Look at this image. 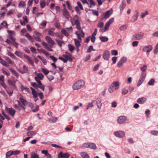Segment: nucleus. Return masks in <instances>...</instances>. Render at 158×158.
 Segmentation results:
<instances>
[{
    "label": "nucleus",
    "mask_w": 158,
    "mask_h": 158,
    "mask_svg": "<svg viewBox=\"0 0 158 158\" xmlns=\"http://www.w3.org/2000/svg\"><path fill=\"white\" fill-rule=\"evenodd\" d=\"M85 85V82L82 80L77 81L72 86V88L74 90H77L83 87Z\"/></svg>",
    "instance_id": "obj_1"
},
{
    "label": "nucleus",
    "mask_w": 158,
    "mask_h": 158,
    "mask_svg": "<svg viewBox=\"0 0 158 158\" xmlns=\"http://www.w3.org/2000/svg\"><path fill=\"white\" fill-rule=\"evenodd\" d=\"M119 87V82L118 81L114 82L109 87L108 91L110 93H112L114 90L118 89Z\"/></svg>",
    "instance_id": "obj_2"
},
{
    "label": "nucleus",
    "mask_w": 158,
    "mask_h": 158,
    "mask_svg": "<svg viewBox=\"0 0 158 158\" xmlns=\"http://www.w3.org/2000/svg\"><path fill=\"white\" fill-rule=\"evenodd\" d=\"M144 36V34L143 32H138L133 35L132 39L133 40H139L142 39Z\"/></svg>",
    "instance_id": "obj_3"
},
{
    "label": "nucleus",
    "mask_w": 158,
    "mask_h": 158,
    "mask_svg": "<svg viewBox=\"0 0 158 158\" xmlns=\"http://www.w3.org/2000/svg\"><path fill=\"white\" fill-rule=\"evenodd\" d=\"M127 60V58L126 57H122L118 62L117 64V67L119 68H122L123 66V64L126 62Z\"/></svg>",
    "instance_id": "obj_4"
},
{
    "label": "nucleus",
    "mask_w": 158,
    "mask_h": 158,
    "mask_svg": "<svg viewBox=\"0 0 158 158\" xmlns=\"http://www.w3.org/2000/svg\"><path fill=\"white\" fill-rule=\"evenodd\" d=\"M46 40L50 45L51 48H52L54 45L55 44V42L52 40V38L48 36H46L45 38Z\"/></svg>",
    "instance_id": "obj_5"
},
{
    "label": "nucleus",
    "mask_w": 158,
    "mask_h": 158,
    "mask_svg": "<svg viewBox=\"0 0 158 158\" xmlns=\"http://www.w3.org/2000/svg\"><path fill=\"white\" fill-rule=\"evenodd\" d=\"M146 76V73H142L141 77L139 80L137 86L139 87L143 83L145 78Z\"/></svg>",
    "instance_id": "obj_6"
},
{
    "label": "nucleus",
    "mask_w": 158,
    "mask_h": 158,
    "mask_svg": "<svg viewBox=\"0 0 158 158\" xmlns=\"http://www.w3.org/2000/svg\"><path fill=\"white\" fill-rule=\"evenodd\" d=\"M35 36H34V37L35 40L38 42H41V38L42 37L41 33L37 31H35Z\"/></svg>",
    "instance_id": "obj_7"
},
{
    "label": "nucleus",
    "mask_w": 158,
    "mask_h": 158,
    "mask_svg": "<svg viewBox=\"0 0 158 158\" xmlns=\"http://www.w3.org/2000/svg\"><path fill=\"white\" fill-rule=\"evenodd\" d=\"M114 135L116 136L119 138H123L125 136L124 132L121 131H119L114 132Z\"/></svg>",
    "instance_id": "obj_8"
},
{
    "label": "nucleus",
    "mask_w": 158,
    "mask_h": 158,
    "mask_svg": "<svg viewBox=\"0 0 158 158\" xmlns=\"http://www.w3.org/2000/svg\"><path fill=\"white\" fill-rule=\"evenodd\" d=\"M5 110L7 112L9 113L11 116H14L15 112V111L13 108H8L6 106H5Z\"/></svg>",
    "instance_id": "obj_9"
},
{
    "label": "nucleus",
    "mask_w": 158,
    "mask_h": 158,
    "mask_svg": "<svg viewBox=\"0 0 158 158\" xmlns=\"http://www.w3.org/2000/svg\"><path fill=\"white\" fill-rule=\"evenodd\" d=\"M63 56L67 60V61L68 60L71 62L73 60L72 55L70 53L67 52H66L65 54L63 55Z\"/></svg>",
    "instance_id": "obj_10"
},
{
    "label": "nucleus",
    "mask_w": 158,
    "mask_h": 158,
    "mask_svg": "<svg viewBox=\"0 0 158 158\" xmlns=\"http://www.w3.org/2000/svg\"><path fill=\"white\" fill-rule=\"evenodd\" d=\"M62 15L67 19H69L70 18V15L66 8L63 9Z\"/></svg>",
    "instance_id": "obj_11"
},
{
    "label": "nucleus",
    "mask_w": 158,
    "mask_h": 158,
    "mask_svg": "<svg viewBox=\"0 0 158 158\" xmlns=\"http://www.w3.org/2000/svg\"><path fill=\"white\" fill-rule=\"evenodd\" d=\"M18 70L21 73L24 74L28 72V69L26 65H23L22 69H19Z\"/></svg>",
    "instance_id": "obj_12"
},
{
    "label": "nucleus",
    "mask_w": 158,
    "mask_h": 158,
    "mask_svg": "<svg viewBox=\"0 0 158 158\" xmlns=\"http://www.w3.org/2000/svg\"><path fill=\"white\" fill-rule=\"evenodd\" d=\"M152 49V47L151 45H149L145 46L143 48V51L144 52H147V54H148L149 52L151 51Z\"/></svg>",
    "instance_id": "obj_13"
},
{
    "label": "nucleus",
    "mask_w": 158,
    "mask_h": 158,
    "mask_svg": "<svg viewBox=\"0 0 158 158\" xmlns=\"http://www.w3.org/2000/svg\"><path fill=\"white\" fill-rule=\"evenodd\" d=\"M110 52L107 50H106L104 52L103 55V57L104 60H108L110 58Z\"/></svg>",
    "instance_id": "obj_14"
},
{
    "label": "nucleus",
    "mask_w": 158,
    "mask_h": 158,
    "mask_svg": "<svg viewBox=\"0 0 158 158\" xmlns=\"http://www.w3.org/2000/svg\"><path fill=\"white\" fill-rule=\"evenodd\" d=\"M127 118L126 116H119L118 119V122L119 124L123 123L126 120Z\"/></svg>",
    "instance_id": "obj_15"
},
{
    "label": "nucleus",
    "mask_w": 158,
    "mask_h": 158,
    "mask_svg": "<svg viewBox=\"0 0 158 158\" xmlns=\"http://www.w3.org/2000/svg\"><path fill=\"white\" fill-rule=\"evenodd\" d=\"M135 14L133 15L132 17L133 19V20L131 21V22L133 23H134L136 21V20L138 19L139 14V11L137 10H136L135 11Z\"/></svg>",
    "instance_id": "obj_16"
},
{
    "label": "nucleus",
    "mask_w": 158,
    "mask_h": 158,
    "mask_svg": "<svg viewBox=\"0 0 158 158\" xmlns=\"http://www.w3.org/2000/svg\"><path fill=\"white\" fill-rule=\"evenodd\" d=\"M55 29V28H52L48 29V34L52 36L56 35V34L54 32Z\"/></svg>",
    "instance_id": "obj_17"
},
{
    "label": "nucleus",
    "mask_w": 158,
    "mask_h": 158,
    "mask_svg": "<svg viewBox=\"0 0 158 158\" xmlns=\"http://www.w3.org/2000/svg\"><path fill=\"white\" fill-rule=\"evenodd\" d=\"M147 101V99L145 97H141L139 98L137 100V102L140 104L145 103Z\"/></svg>",
    "instance_id": "obj_18"
},
{
    "label": "nucleus",
    "mask_w": 158,
    "mask_h": 158,
    "mask_svg": "<svg viewBox=\"0 0 158 158\" xmlns=\"http://www.w3.org/2000/svg\"><path fill=\"white\" fill-rule=\"evenodd\" d=\"M19 100L22 103L24 106H27V101L23 97V96L20 95H19Z\"/></svg>",
    "instance_id": "obj_19"
},
{
    "label": "nucleus",
    "mask_w": 158,
    "mask_h": 158,
    "mask_svg": "<svg viewBox=\"0 0 158 158\" xmlns=\"http://www.w3.org/2000/svg\"><path fill=\"white\" fill-rule=\"evenodd\" d=\"M94 102H95L96 103V104L98 108L99 109H100L102 106V104L100 99H97L96 100H94Z\"/></svg>",
    "instance_id": "obj_20"
},
{
    "label": "nucleus",
    "mask_w": 158,
    "mask_h": 158,
    "mask_svg": "<svg viewBox=\"0 0 158 158\" xmlns=\"http://www.w3.org/2000/svg\"><path fill=\"white\" fill-rule=\"evenodd\" d=\"M75 25H76V27L77 29L81 30V28L80 26V23L78 19H76L74 23L72 25L74 26Z\"/></svg>",
    "instance_id": "obj_21"
},
{
    "label": "nucleus",
    "mask_w": 158,
    "mask_h": 158,
    "mask_svg": "<svg viewBox=\"0 0 158 158\" xmlns=\"http://www.w3.org/2000/svg\"><path fill=\"white\" fill-rule=\"evenodd\" d=\"M70 156V155L68 153H65L63 154L61 152H60L58 155L59 157L68 158Z\"/></svg>",
    "instance_id": "obj_22"
},
{
    "label": "nucleus",
    "mask_w": 158,
    "mask_h": 158,
    "mask_svg": "<svg viewBox=\"0 0 158 158\" xmlns=\"http://www.w3.org/2000/svg\"><path fill=\"white\" fill-rule=\"evenodd\" d=\"M24 57L33 66H34V62L31 59L30 57L27 55H25Z\"/></svg>",
    "instance_id": "obj_23"
},
{
    "label": "nucleus",
    "mask_w": 158,
    "mask_h": 158,
    "mask_svg": "<svg viewBox=\"0 0 158 158\" xmlns=\"http://www.w3.org/2000/svg\"><path fill=\"white\" fill-rule=\"evenodd\" d=\"M112 12V10H108L106 13H104V18L105 19H107L109 17L110 15Z\"/></svg>",
    "instance_id": "obj_24"
},
{
    "label": "nucleus",
    "mask_w": 158,
    "mask_h": 158,
    "mask_svg": "<svg viewBox=\"0 0 158 158\" xmlns=\"http://www.w3.org/2000/svg\"><path fill=\"white\" fill-rule=\"evenodd\" d=\"M20 88L21 90L23 92L25 91V92H27L29 93L30 92V90L29 88L27 87H24L22 85H21Z\"/></svg>",
    "instance_id": "obj_25"
},
{
    "label": "nucleus",
    "mask_w": 158,
    "mask_h": 158,
    "mask_svg": "<svg viewBox=\"0 0 158 158\" xmlns=\"http://www.w3.org/2000/svg\"><path fill=\"white\" fill-rule=\"evenodd\" d=\"M0 63L6 67H8L9 66L8 64L7 63L6 61L3 60L0 57Z\"/></svg>",
    "instance_id": "obj_26"
},
{
    "label": "nucleus",
    "mask_w": 158,
    "mask_h": 158,
    "mask_svg": "<svg viewBox=\"0 0 158 158\" xmlns=\"http://www.w3.org/2000/svg\"><path fill=\"white\" fill-rule=\"evenodd\" d=\"M31 89L32 91V94L34 98H36L37 97V93L36 90L33 88L31 87Z\"/></svg>",
    "instance_id": "obj_27"
},
{
    "label": "nucleus",
    "mask_w": 158,
    "mask_h": 158,
    "mask_svg": "<svg viewBox=\"0 0 158 158\" xmlns=\"http://www.w3.org/2000/svg\"><path fill=\"white\" fill-rule=\"evenodd\" d=\"M37 57L42 61L44 65H46L47 64V61L44 57H42L40 55H38Z\"/></svg>",
    "instance_id": "obj_28"
},
{
    "label": "nucleus",
    "mask_w": 158,
    "mask_h": 158,
    "mask_svg": "<svg viewBox=\"0 0 158 158\" xmlns=\"http://www.w3.org/2000/svg\"><path fill=\"white\" fill-rule=\"evenodd\" d=\"M9 70L13 74L15 75L17 78L18 77L19 74L15 70L11 68H9Z\"/></svg>",
    "instance_id": "obj_29"
},
{
    "label": "nucleus",
    "mask_w": 158,
    "mask_h": 158,
    "mask_svg": "<svg viewBox=\"0 0 158 158\" xmlns=\"http://www.w3.org/2000/svg\"><path fill=\"white\" fill-rule=\"evenodd\" d=\"M57 118L56 117H52L49 119V122L50 123H54L57 121Z\"/></svg>",
    "instance_id": "obj_30"
},
{
    "label": "nucleus",
    "mask_w": 158,
    "mask_h": 158,
    "mask_svg": "<svg viewBox=\"0 0 158 158\" xmlns=\"http://www.w3.org/2000/svg\"><path fill=\"white\" fill-rule=\"evenodd\" d=\"M81 155L83 158H89V155L84 152H81Z\"/></svg>",
    "instance_id": "obj_31"
},
{
    "label": "nucleus",
    "mask_w": 158,
    "mask_h": 158,
    "mask_svg": "<svg viewBox=\"0 0 158 158\" xmlns=\"http://www.w3.org/2000/svg\"><path fill=\"white\" fill-rule=\"evenodd\" d=\"M74 40L76 48H79L81 46L80 41L76 39H74Z\"/></svg>",
    "instance_id": "obj_32"
},
{
    "label": "nucleus",
    "mask_w": 158,
    "mask_h": 158,
    "mask_svg": "<svg viewBox=\"0 0 158 158\" xmlns=\"http://www.w3.org/2000/svg\"><path fill=\"white\" fill-rule=\"evenodd\" d=\"M36 134V132L35 131H29L27 132V135L30 137Z\"/></svg>",
    "instance_id": "obj_33"
},
{
    "label": "nucleus",
    "mask_w": 158,
    "mask_h": 158,
    "mask_svg": "<svg viewBox=\"0 0 158 158\" xmlns=\"http://www.w3.org/2000/svg\"><path fill=\"white\" fill-rule=\"evenodd\" d=\"M25 6L26 3L25 2L23 1H20V2L19 3L18 5V7L19 8L23 7H25Z\"/></svg>",
    "instance_id": "obj_34"
},
{
    "label": "nucleus",
    "mask_w": 158,
    "mask_h": 158,
    "mask_svg": "<svg viewBox=\"0 0 158 158\" xmlns=\"http://www.w3.org/2000/svg\"><path fill=\"white\" fill-rule=\"evenodd\" d=\"M99 39L102 42H106L108 40V38L106 37L101 36L100 37Z\"/></svg>",
    "instance_id": "obj_35"
},
{
    "label": "nucleus",
    "mask_w": 158,
    "mask_h": 158,
    "mask_svg": "<svg viewBox=\"0 0 158 158\" xmlns=\"http://www.w3.org/2000/svg\"><path fill=\"white\" fill-rule=\"evenodd\" d=\"M148 12L147 11H145L144 12H142L140 15V18L143 19L144 18L146 15H148Z\"/></svg>",
    "instance_id": "obj_36"
},
{
    "label": "nucleus",
    "mask_w": 158,
    "mask_h": 158,
    "mask_svg": "<svg viewBox=\"0 0 158 158\" xmlns=\"http://www.w3.org/2000/svg\"><path fill=\"white\" fill-rule=\"evenodd\" d=\"M25 36H26V37H27L28 39V40L30 41H31L32 42H33V38L28 33H26L25 34Z\"/></svg>",
    "instance_id": "obj_37"
},
{
    "label": "nucleus",
    "mask_w": 158,
    "mask_h": 158,
    "mask_svg": "<svg viewBox=\"0 0 158 158\" xmlns=\"http://www.w3.org/2000/svg\"><path fill=\"white\" fill-rule=\"evenodd\" d=\"M7 93L10 96H11L13 93V90L10 88L6 89Z\"/></svg>",
    "instance_id": "obj_38"
},
{
    "label": "nucleus",
    "mask_w": 158,
    "mask_h": 158,
    "mask_svg": "<svg viewBox=\"0 0 158 158\" xmlns=\"http://www.w3.org/2000/svg\"><path fill=\"white\" fill-rule=\"evenodd\" d=\"M126 6V4L125 3L122 2L120 6V9L121 12H122L123 10Z\"/></svg>",
    "instance_id": "obj_39"
},
{
    "label": "nucleus",
    "mask_w": 158,
    "mask_h": 158,
    "mask_svg": "<svg viewBox=\"0 0 158 158\" xmlns=\"http://www.w3.org/2000/svg\"><path fill=\"white\" fill-rule=\"evenodd\" d=\"M89 148L93 149H96L97 147L96 145L94 144L89 143Z\"/></svg>",
    "instance_id": "obj_40"
},
{
    "label": "nucleus",
    "mask_w": 158,
    "mask_h": 158,
    "mask_svg": "<svg viewBox=\"0 0 158 158\" xmlns=\"http://www.w3.org/2000/svg\"><path fill=\"white\" fill-rule=\"evenodd\" d=\"M55 41L60 47H61L63 44H64V43L62 41L58 40L57 39H56Z\"/></svg>",
    "instance_id": "obj_41"
},
{
    "label": "nucleus",
    "mask_w": 158,
    "mask_h": 158,
    "mask_svg": "<svg viewBox=\"0 0 158 158\" xmlns=\"http://www.w3.org/2000/svg\"><path fill=\"white\" fill-rule=\"evenodd\" d=\"M8 82L10 85L15 86L16 81L15 80L12 81L9 79L8 80Z\"/></svg>",
    "instance_id": "obj_42"
},
{
    "label": "nucleus",
    "mask_w": 158,
    "mask_h": 158,
    "mask_svg": "<svg viewBox=\"0 0 158 158\" xmlns=\"http://www.w3.org/2000/svg\"><path fill=\"white\" fill-rule=\"evenodd\" d=\"M31 158H39V155L34 152H32L31 154Z\"/></svg>",
    "instance_id": "obj_43"
},
{
    "label": "nucleus",
    "mask_w": 158,
    "mask_h": 158,
    "mask_svg": "<svg viewBox=\"0 0 158 158\" xmlns=\"http://www.w3.org/2000/svg\"><path fill=\"white\" fill-rule=\"evenodd\" d=\"M61 33L64 35L66 36H68L69 35V34L67 31L64 29H63L61 30Z\"/></svg>",
    "instance_id": "obj_44"
},
{
    "label": "nucleus",
    "mask_w": 158,
    "mask_h": 158,
    "mask_svg": "<svg viewBox=\"0 0 158 158\" xmlns=\"http://www.w3.org/2000/svg\"><path fill=\"white\" fill-rule=\"evenodd\" d=\"M13 155L12 151H10L8 152L6 154V158H9L11 155Z\"/></svg>",
    "instance_id": "obj_45"
},
{
    "label": "nucleus",
    "mask_w": 158,
    "mask_h": 158,
    "mask_svg": "<svg viewBox=\"0 0 158 158\" xmlns=\"http://www.w3.org/2000/svg\"><path fill=\"white\" fill-rule=\"evenodd\" d=\"M7 54L8 56L11 57L12 58L15 60H17V58L15 57V56L13 54L11 53L10 52H8Z\"/></svg>",
    "instance_id": "obj_46"
},
{
    "label": "nucleus",
    "mask_w": 158,
    "mask_h": 158,
    "mask_svg": "<svg viewBox=\"0 0 158 158\" xmlns=\"http://www.w3.org/2000/svg\"><path fill=\"white\" fill-rule=\"evenodd\" d=\"M15 53L18 57H22V53L20 52L16 51H15Z\"/></svg>",
    "instance_id": "obj_47"
},
{
    "label": "nucleus",
    "mask_w": 158,
    "mask_h": 158,
    "mask_svg": "<svg viewBox=\"0 0 158 158\" xmlns=\"http://www.w3.org/2000/svg\"><path fill=\"white\" fill-rule=\"evenodd\" d=\"M7 26V22L5 21H3L1 24V28H2L4 27H6Z\"/></svg>",
    "instance_id": "obj_48"
},
{
    "label": "nucleus",
    "mask_w": 158,
    "mask_h": 158,
    "mask_svg": "<svg viewBox=\"0 0 158 158\" xmlns=\"http://www.w3.org/2000/svg\"><path fill=\"white\" fill-rule=\"evenodd\" d=\"M127 28V25H126L121 26L119 28L120 30L122 31H125Z\"/></svg>",
    "instance_id": "obj_49"
},
{
    "label": "nucleus",
    "mask_w": 158,
    "mask_h": 158,
    "mask_svg": "<svg viewBox=\"0 0 158 158\" xmlns=\"http://www.w3.org/2000/svg\"><path fill=\"white\" fill-rule=\"evenodd\" d=\"M66 4L68 6V8L70 10H71L72 12H73V10H72V8L71 6L70 5L69 2L67 1L66 2Z\"/></svg>",
    "instance_id": "obj_50"
},
{
    "label": "nucleus",
    "mask_w": 158,
    "mask_h": 158,
    "mask_svg": "<svg viewBox=\"0 0 158 158\" xmlns=\"http://www.w3.org/2000/svg\"><path fill=\"white\" fill-rule=\"evenodd\" d=\"M42 71L46 75H47L49 73V71L48 69L44 68L42 69Z\"/></svg>",
    "instance_id": "obj_51"
},
{
    "label": "nucleus",
    "mask_w": 158,
    "mask_h": 158,
    "mask_svg": "<svg viewBox=\"0 0 158 158\" xmlns=\"http://www.w3.org/2000/svg\"><path fill=\"white\" fill-rule=\"evenodd\" d=\"M155 81L153 79H151L148 83V85H153Z\"/></svg>",
    "instance_id": "obj_52"
},
{
    "label": "nucleus",
    "mask_w": 158,
    "mask_h": 158,
    "mask_svg": "<svg viewBox=\"0 0 158 158\" xmlns=\"http://www.w3.org/2000/svg\"><path fill=\"white\" fill-rule=\"evenodd\" d=\"M40 4L41 8H44L45 6V2L44 0L41 1L40 2Z\"/></svg>",
    "instance_id": "obj_53"
},
{
    "label": "nucleus",
    "mask_w": 158,
    "mask_h": 158,
    "mask_svg": "<svg viewBox=\"0 0 158 158\" xmlns=\"http://www.w3.org/2000/svg\"><path fill=\"white\" fill-rule=\"evenodd\" d=\"M38 84V87H39L42 91H44V85L42 84L41 82L40 84Z\"/></svg>",
    "instance_id": "obj_54"
},
{
    "label": "nucleus",
    "mask_w": 158,
    "mask_h": 158,
    "mask_svg": "<svg viewBox=\"0 0 158 158\" xmlns=\"http://www.w3.org/2000/svg\"><path fill=\"white\" fill-rule=\"evenodd\" d=\"M69 50L71 52H73L74 49L73 46L71 44H69L68 45Z\"/></svg>",
    "instance_id": "obj_55"
},
{
    "label": "nucleus",
    "mask_w": 158,
    "mask_h": 158,
    "mask_svg": "<svg viewBox=\"0 0 158 158\" xmlns=\"http://www.w3.org/2000/svg\"><path fill=\"white\" fill-rule=\"evenodd\" d=\"M79 31L80 33L79 34H80V36H82V37L84 38V37L85 33L81 29V30H78Z\"/></svg>",
    "instance_id": "obj_56"
},
{
    "label": "nucleus",
    "mask_w": 158,
    "mask_h": 158,
    "mask_svg": "<svg viewBox=\"0 0 158 158\" xmlns=\"http://www.w3.org/2000/svg\"><path fill=\"white\" fill-rule=\"evenodd\" d=\"M95 51V50H94L93 48V47L92 46H90L87 51V52H90L91 51Z\"/></svg>",
    "instance_id": "obj_57"
},
{
    "label": "nucleus",
    "mask_w": 158,
    "mask_h": 158,
    "mask_svg": "<svg viewBox=\"0 0 158 158\" xmlns=\"http://www.w3.org/2000/svg\"><path fill=\"white\" fill-rule=\"evenodd\" d=\"M37 77H38L39 78V79L42 80L44 78V76L43 74L40 73L37 74Z\"/></svg>",
    "instance_id": "obj_58"
},
{
    "label": "nucleus",
    "mask_w": 158,
    "mask_h": 158,
    "mask_svg": "<svg viewBox=\"0 0 158 158\" xmlns=\"http://www.w3.org/2000/svg\"><path fill=\"white\" fill-rule=\"evenodd\" d=\"M128 92V91L127 90L125 89H123L122 90V94L123 95H125L127 94Z\"/></svg>",
    "instance_id": "obj_59"
},
{
    "label": "nucleus",
    "mask_w": 158,
    "mask_h": 158,
    "mask_svg": "<svg viewBox=\"0 0 158 158\" xmlns=\"http://www.w3.org/2000/svg\"><path fill=\"white\" fill-rule=\"evenodd\" d=\"M75 34L77 35L78 39L81 41V37L80 36V34H79L77 31H76L75 32Z\"/></svg>",
    "instance_id": "obj_60"
},
{
    "label": "nucleus",
    "mask_w": 158,
    "mask_h": 158,
    "mask_svg": "<svg viewBox=\"0 0 158 158\" xmlns=\"http://www.w3.org/2000/svg\"><path fill=\"white\" fill-rule=\"evenodd\" d=\"M0 84L4 89H6V86L4 82V81H0Z\"/></svg>",
    "instance_id": "obj_61"
},
{
    "label": "nucleus",
    "mask_w": 158,
    "mask_h": 158,
    "mask_svg": "<svg viewBox=\"0 0 158 158\" xmlns=\"http://www.w3.org/2000/svg\"><path fill=\"white\" fill-rule=\"evenodd\" d=\"M147 69V66L145 65H144L141 68V70L142 71V73H145V71Z\"/></svg>",
    "instance_id": "obj_62"
},
{
    "label": "nucleus",
    "mask_w": 158,
    "mask_h": 158,
    "mask_svg": "<svg viewBox=\"0 0 158 158\" xmlns=\"http://www.w3.org/2000/svg\"><path fill=\"white\" fill-rule=\"evenodd\" d=\"M151 133L152 134L154 135H158V131H151Z\"/></svg>",
    "instance_id": "obj_63"
},
{
    "label": "nucleus",
    "mask_w": 158,
    "mask_h": 158,
    "mask_svg": "<svg viewBox=\"0 0 158 158\" xmlns=\"http://www.w3.org/2000/svg\"><path fill=\"white\" fill-rule=\"evenodd\" d=\"M152 35L153 37L158 38V31L153 32L152 34Z\"/></svg>",
    "instance_id": "obj_64"
}]
</instances>
